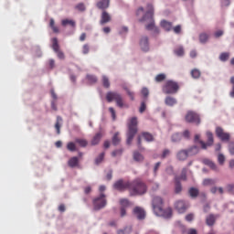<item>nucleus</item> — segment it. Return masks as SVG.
<instances>
[{
  "instance_id": "63",
  "label": "nucleus",
  "mask_w": 234,
  "mask_h": 234,
  "mask_svg": "<svg viewBox=\"0 0 234 234\" xmlns=\"http://www.w3.org/2000/svg\"><path fill=\"white\" fill-rule=\"evenodd\" d=\"M181 30H182V27L180 26H176L174 27L175 34H180Z\"/></svg>"
},
{
  "instance_id": "26",
  "label": "nucleus",
  "mask_w": 234,
  "mask_h": 234,
  "mask_svg": "<svg viewBox=\"0 0 234 234\" xmlns=\"http://www.w3.org/2000/svg\"><path fill=\"white\" fill-rule=\"evenodd\" d=\"M209 40V34L203 32L199 34V42L202 43V45H206L207 41Z\"/></svg>"
},
{
  "instance_id": "12",
  "label": "nucleus",
  "mask_w": 234,
  "mask_h": 234,
  "mask_svg": "<svg viewBox=\"0 0 234 234\" xmlns=\"http://www.w3.org/2000/svg\"><path fill=\"white\" fill-rule=\"evenodd\" d=\"M52 48L54 52H56L58 59H64L65 54L63 52L59 51V44L58 43V38L54 37L52 38Z\"/></svg>"
},
{
  "instance_id": "30",
  "label": "nucleus",
  "mask_w": 234,
  "mask_h": 234,
  "mask_svg": "<svg viewBox=\"0 0 234 234\" xmlns=\"http://www.w3.org/2000/svg\"><path fill=\"white\" fill-rule=\"evenodd\" d=\"M188 193L191 197V198H197L198 197V188L197 187H190L189 190H188Z\"/></svg>"
},
{
  "instance_id": "31",
  "label": "nucleus",
  "mask_w": 234,
  "mask_h": 234,
  "mask_svg": "<svg viewBox=\"0 0 234 234\" xmlns=\"http://www.w3.org/2000/svg\"><path fill=\"white\" fill-rule=\"evenodd\" d=\"M171 140L173 142V144H178V142H180V140H182V133H174L171 137Z\"/></svg>"
},
{
  "instance_id": "22",
  "label": "nucleus",
  "mask_w": 234,
  "mask_h": 234,
  "mask_svg": "<svg viewBox=\"0 0 234 234\" xmlns=\"http://www.w3.org/2000/svg\"><path fill=\"white\" fill-rule=\"evenodd\" d=\"M110 3H111V0H101L100 2L97 3V6L101 10H105V8H109Z\"/></svg>"
},
{
  "instance_id": "36",
  "label": "nucleus",
  "mask_w": 234,
  "mask_h": 234,
  "mask_svg": "<svg viewBox=\"0 0 234 234\" xmlns=\"http://www.w3.org/2000/svg\"><path fill=\"white\" fill-rule=\"evenodd\" d=\"M143 138H144L145 142H153L154 140V137H153V134L149 133H143Z\"/></svg>"
},
{
  "instance_id": "3",
  "label": "nucleus",
  "mask_w": 234,
  "mask_h": 234,
  "mask_svg": "<svg viewBox=\"0 0 234 234\" xmlns=\"http://www.w3.org/2000/svg\"><path fill=\"white\" fill-rule=\"evenodd\" d=\"M147 193V186L140 179H135L131 183L130 195L136 197V195H145Z\"/></svg>"
},
{
  "instance_id": "57",
  "label": "nucleus",
  "mask_w": 234,
  "mask_h": 234,
  "mask_svg": "<svg viewBox=\"0 0 234 234\" xmlns=\"http://www.w3.org/2000/svg\"><path fill=\"white\" fill-rule=\"evenodd\" d=\"M230 83L232 84V90L229 92L230 98H234V77L230 78Z\"/></svg>"
},
{
  "instance_id": "14",
  "label": "nucleus",
  "mask_w": 234,
  "mask_h": 234,
  "mask_svg": "<svg viewBox=\"0 0 234 234\" xmlns=\"http://www.w3.org/2000/svg\"><path fill=\"white\" fill-rule=\"evenodd\" d=\"M133 215L138 220H144L145 218V210L142 207H135L133 208Z\"/></svg>"
},
{
  "instance_id": "24",
  "label": "nucleus",
  "mask_w": 234,
  "mask_h": 234,
  "mask_svg": "<svg viewBox=\"0 0 234 234\" xmlns=\"http://www.w3.org/2000/svg\"><path fill=\"white\" fill-rule=\"evenodd\" d=\"M186 151L188 153V156H195V154H198V153H200V148H198L197 145H194L188 148Z\"/></svg>"
},
{
  "instance_id": "50",
  "label": "nucleus",
  "mask_w": 234,
  "mask_h": 234,
  "mask_svg": "<svg viewBox=\"0 0 234 234\" xmlns=\"http://www.w3.org/2000/svg\"><path fill=\"white\" fill-rule=\"evenodd\" d=\"M187 169L186 168H183L181 176H180V180H187Z\"/></svg>"
},
{
  "instance_id": "32",
  "label": "nucleus",
  "mask_w": 234,
  "mask_h": 234,
  "mask_svg": "<svg viewBox=\"0 0 234 234\" xmlns=\"http://www.w3.org/2000/svg\"><path fill=\"white\" fill-rule=\"evenodd\" d=\"M217 184V179L206 178L203 180V186H215Z\"/></svg>"
},
{
  "instance_id": "28",
  "label": "nucleus",
  "mask_w": 234,
  "mask_h": 234,
  "mask_svg": "<svg viewBox=\"0 0 234 234\" xmlns=\"http://www.w3.org/2000/svg\"><path fill=\"white\" fill-rule=\"evenodd\" d=\"M165 103L168 107H173V105H176V99H175L171 96H168V97L165 98Z\"/></svg>"
},
{
  "instance_id": "27",
  "label": "nucleus",
  "mask_w": 234,
  "mask_h": 234,
  "mask_svg": "<svg viewBox=\"0 0 234 234\" xmlns=\"http://www.w3.org/2000/svg\"><path fill=\"white\" fill-rule=\"evenodd\" d=\"M61 123H63V119L60 116L57 117V122L55 124V129L57 131V134H60L61 133Z\"/></svg>"
},
{
  "instance_id": "18",
  "label": "nucleus",
  "mask_w": 234,
  "mask_h": 234,
  "mask_svg": "<svg viewBox=\"0 0 234 234\" xmlns=\"http://www.w3.org/2000/svg\"><path fill=\"white\" fill-rule=\"evenodd\" d=\"M111 15L107 11H103L101 16V25H107V23H111Z\"/></svg>"
},
{
  "instance_id": "19",
  "label": "nucleus",
  "mask_w": 234,
  "mask_h": 234,
  "mask_svg": "<svg viewBox=\"0 0 234 234\" xmlns=\"http://www.w3.org/2000/svg\"><path fill=\"white\" fill-rule=\"evenodd\" d=\"M217 218H218V215H213V214L208 215L206 218L207 226H213Z\"/></svg>"
},
{
  "instance_id": "20",
  "label": "nucleus",
  "mask_w": 234,
  "mask_h": 234,
  "mask_svg": "<svg viewBox=\"0 0 234 234\" xmlns=\"http://www.w3.org/2000/svg\"><path fill=\"white\" fill-rule=\"evenodd\" d=\"M161 27L165 30L166 32H170V30H173V23L168 22L166 20L161 21Z\"/></svg>"
},
{
  "instance_id": "55",
  "label": "nucleus",
  "mask_w": 234,
  "mask_h": 234,
  "mask_svg": "<svg viewBox=\"0 0 234 234\" xmlns=\"http://www.w3.org/2000/svg\"><path fill=\"white\" fill-rule=\"evenodd\" d=\"M222 36H224V30H222V29H218V31H216L214 33V37L217 38L222 37Z\"/></svg>"
},
{
  "instance_id": "61",
  "label": "nucleus",
  "mask_w": 234,
  "mask_h": 234,
  "mask_svg": "<svg viewBox=\"0 0 234 234\" xmlns=\"http://www.w3.org/2000/svg\"><path fill=\"white\" fill-rule=\"evenodd\" d=\"M109 111H110V112H111V114H112V120H116V112L114 111V108L110 107V108H109Z\"/></svg>"
},
{
  "instance_id": "51",
  "label": "nucleus",
  "mask_w": 234,
  "mask_h": 234,
  "mask_svg": "<svg viewBox=\"0 0 234 234\" xmlns=\"http://www.w3.org/2000/svg\"><path fill=\"white\" fill-rule=\"evenodd\" d=\"M127 32H129V27L123 26L119 29V34L121 36H123V34H127Z\"/></svg>"
},
{
  "instance_id": "34",
  "label": "nucleus",
  "mask_w": 234,
  "mask_h": 234,
  "mask_svg": "<svg viewBox=\"0 0 234 234\" xmlns=\"http://www.w3.org/2000/svg\"><path fill=\"white\" fill-rule=\"evenodd\" d=\"M100 140H101V133H98L91 140V144L98 145V144H100Z\"/></svg>"
},
{
  "instance_id": "58",
  "label": "nucleus",
  "mask_w": 234,
  "mask_h": 234,
  "mask_svg": "<svg viewBox=\"0 0 234 234\" xmlns=\"http://www.w3.org/2000/svg\"><path fill=\"white\" fill-rule=\"evenodd\" d=\"M122 153H123V150L122 149H118V150H115L112 153V156H121Z\"/></svg>"
},
{
  "instance_id": "59",
  "label": "nucleus",
  "mask_w": 234,
  "mask_h": 234,
  "mask_svg": "<svg viewBox=\"0 0 234 234\" xmlns=\"http://www.w3.org/2000/svg\"><path fill=\"white\" fill-rule=\"evenodd\" d=\"M145 109H147V106L145 105V102L143 101V102L141 103L140 108H139V112H141V113L144 112H145Z\"/></svg>"
},
{
  "instance_id": "56",
  "label": "nucleus",
  "mask_w": 234,
  "mask_h": 234,
  "mask_svg": "<svg viewBox=\"0 0 234 234\" xmlns=\"http://www.w3.org/2000/svg\"><path fill=\"white\" fill-rule=\"evenodd\" d=\"M160 165H162L161 162H157L154 166V175L156 176L158 170L160 169Z\"/></svg>"
},
{
  "instance_id": "8",
  "label": "nucleus",
  "mask_w": 234,
  "mask_h": 234,
  "mask_svg": "<svg viewBox=\"0 0 234 234\" xmlns=\"http://www.w3.org/2000/svg\"><path fill=\"white\" fill-rule=\"evenodd\" d=\"M131 184L130 181H124L123 179H119L113 184V188L117 191H125L126 189H129L131 191Z\"/></svg>"
},
{
  "instance_id": "49",
  "label": "nucleus",
  "mask_w": 234,
  "mask_h": 234,
  "mask_svg": "<svg viewBox=\"0 0 234 234\" xmlns=\"http://www.w3.org/2000/svg\"><path fill=\"white\" fill-rule=\"evenodd\" d=\"M87 80L90 83H96L98 81V78L94 75H87Z\"/></svg>"
},
{
  "instance_id": "9",
  "label": "nucleus",
  "mask_w": 234,
  "mask_h": 234,
  "mask_svg": "<svg viewBox=\"0 0 234 234\" xmlns=\"http://www.w3.org/2000/svg\"><path fill=\"white\" fill-rule=\"evenodd\" d=\"M185 120L187 123H195L200 125V116L195 112H187Z\"/></svg>"
},
{
  "instance_id": "5",
  "label": "nucleus",
  "mask_w": 234,
  "mask_h": 234,
  "mask_svg": "<svg viewBox=\"0 0 234 234\" xmlns=\"http://www.w3.org/2000/svg\"><path fill=\"white\" fill-rule=\"evenodd\" d=\"M106 100L109 103L114 100V101H116L117 107H120V109H122V107L125 105L123 103V97H122V94L116 91H108L106 94Z\"/></svg>"
},
{
  "instance_id": "29",
  "label": "nucleus",
  "mask_w": 234,
  "mask_h": 234,
  "mask_svg": "<svg viewBox=\"0 0 234 234\" xmlns=\"http://www.w3.org/2000/svg\"><path fill=\"white\" fill-rule=\"evenodd\" d=\"M218 192L219 193V195H224V188L222 186H212L210 188V193H212V195H217Z\"/></svg>"
},
{
  "instance_id": "21",
  "label": "nucleus",
  "mask_w": 234,
  "mask_h": 234,
  "mask_svg": "<svg viewBox=\"0 0 234 234\" xmlns=\"http://www.w3.org/2000/svg\"><path fill=\"white\" fill-rule=\"evenodd\" d=\"M133 158L134 162H138V163H142L144 160V154H142L138 151L133 152Z\"/></svg>"
},
{
  "instance_id": "7",
  "label": "nucleus",
  "mask_w": 234,
  "mask_h": 234,
  "mask_svg": "<svg viewBox=\"0 0 234 234\" xmlns=\"http://www.w3.org/2000/svg\"><path fill=\"white\" fill-rule=\"evenodd\" d=\"M107 206V199H105V194L101 193V195L93 199V209L95 211H100V209H103Z\"/></svg>"
},
{
  "instance_id": "17",
  "label": "nucleus",
  "mask_w": 234,
  "mask_h": 234,
  "mask_svg": "<svg viewBox=\"0 0 234 234\" xmlns=\"http://www.w3.org/2000/svg\"><path fill=\"white\" fill-rule=\"evenodd\" d=\"M203 164H205V165H208V167H210V169H212V171H215L216 173H218L220 171V168H218L217 164L209 159H204Z\"/></svg>"
},
{
  "instance_id": "47",
  "label": "nucleus",
  "mask_w": 234,
  "mask_h": 234,
  "mask_svg": "<svg viewBox=\"0 0 234 234\" xmlns=\"http://www.w3.org/2000/svg\"><path fill=\"white\" fill-rule=\"evenodd\" d=\"M164 80H165V74H164V73L158 74V75L155 77V81H156L157 83H160V82L164 81Z\"/></svg>"
},
{
  "instance_id": "48",
  "label": "nucleus",
  "mask_w": 234,
  "mask_h": 234,
  "mask_svg": "<svg viewBox=\"0 0 234 234\" xmlns=\"http://www.w3.org/2000/svg\"><path fill=\"white\" fill-rule=\"evenodd\" d=\"M118 134H120L119 133H116L113 137H112V144L113 145H118V144H120V138L118 136Z\"/></svg>"
},
{
  "instance_id": "13",
  "label": "nucleus",
  "mask_w": 234,
  "mask_h": 234,
  "mask_svg": "<svg viewBox=\"0 0 234 234\" xmlns=\"http://www.w3.org/2000/svg\"><path fill=\"white\" fill-rule=\"evenodd\" d=\"M139 46L143 52H149V37L145 36L142 37L139 41Z\"/></svg>"
},
{
  "instance_id": "35",
  "label": "nucleus",
  "mask_w": 234,
  "mask_h": 234,
  "mask_svg": "<svg viewBox=\"0 0 234 234\" xmlns=\"http://www.w3.org/2000/svg\"><path fill=\"white\" fill-rule=\"evenodd\" d=\"M121 207H123L124 209H127V207H131V203L128 201V199L122 198L120 200Z\"/></svg>"
},
{
  "instance_id": "52",
  "label": "nucleus",
  "mask_w": 234,
  "mask_h": 234,
  "mask_svg": "<svg viewBox=\"0 0 234 234\" xmlns=\"http://www.w3.org/2000/svg\"><path fill=\"white\" fill-rule=\"evenodd\" d=\"M229 153L234 156V142L229 144Z\"/></svg>"
},
{
  "instance_id": "43",
  "label": "nucleus",
  "mask_w": 234,
  "mask_h": 234,
  "mask_svg": "<svg viewBox=\"0 0 234 234\" xmlns=\"http://www.w3.org/2000/svg\"><path fill=\"white\" fill-rule=\"evenodd\" d=\"M218 162L219 165H224V162H226V156H224L223 154H218Z\"/></svg>"
},
{
  "instance_id": "45",
  "label": "nucleus",
  "mask_w": 234,
  "mask_h": 234,
  "mask_svg": "<svg viewBox=\"0 0 234 234\" xmlns=\"http://www.w3.org/2000/svg\"><path fill=\"white\" fill-rule=\"evenodd\" d=\"M68 151H70L71 153H74L76 151V144L70 142L67 144Z\"/></svg>"
},
{
  "instance_id": "25",
  "label": "nucleus",
  "mask_w": 234,
  "mask_h": 234,
  "mask_svg": "<svg viewBox=\"0 0 234 234\" xmlns=\"http://www.w3.org/2000/svg\"><path fill=\"white\" fill-rule=\"evenodd\" d=\"M174 54L178 58H182L185 54L184 46H177L174 49Z\"/></svg>"
},
{
  "instance_id": "60",
  "label": "nucleus",
  "mask_w": 234,
  "mask_h": 234,
  "mask_svg": "<svg viewBox=\"0 0 234 234\" xmlns=\"http://www.w3.org/2000/svg\"><path fill=\"white\" fill-rule=\"evenodd\" d=\"M227 189H228L229 193H231L232 195H234V185L233 184L228 185Z\"/></svg>"
},
{
  "instance_id": "33",
  "label": "nucleus",
  "mask_w": 234,
  "mask_h": 234,
  "mask_svg": "<svg viewBox=\"0 0 234 234\" xmlns=\"http://www.w3.org/2000/svg\"><path fill=\"white\" fill-rule=\"evenodd\" d=\"M133 231V227L129 226L124 228L123 229L117 230V234H131Z\"/></svg>"
},
{
  "instance_id": "39",
  "label": "nucleus",
  "mask_w": 234,
  "mask_h": 234,
  "mask_svg": "<svg viewBox=\"0 0 234 234\" xmlns=\"http://www.w3.org/2000/svg\"><path fill=\"white\" fill-rule=\"evenodd\" d=\"M191 76L194 80H198V78H200V70L197 69H192Z\"/></svg>"
},
{
  "instance_id": "2",
  "label": "nucleus",
  "mask_w": 234,
  "mask_h": 234,
  "mask_svg": "<svg viewBox=\"0 0 234 234\" xmlns=\"http://www.w3.org/2000/svg\"><path fill=\"white\" fill-rule=\"evenodd\" d=\"M152 206L154 213L156 215V217L170 218V217L173 215V210L171 208L164 209V199L158 196L153 198Z\"/></svg>"
},
{
  "instance_id": "11",
  "label": "nucleus",
  "mask_w": 234,
  "mask_h": 234,
  "mask_svg": "<svg viewBox=\"0 0 234 234\" xmlns=\"http://www.w3.org/2000/svg\"><path fill=\"white\" fill-rule=\"evenodd\" d=\"M207 143H205L204 141H199L201 149H207L208 147H211V145H213L214 140H213V133L211 132H207Z\"/></svg>"
},
{
  "instance_id": "54",
  "label": "nucleus",
  "mask_w": 234,
  "mask_h": 234,
  "mask_svg": "<svg viewBox=\"0 0 234 234\" xmlns=\"http://www.w3.org/2000/svg\"><path fill=\"white\" fill-rule=\"evenodd\" d=\"M76 9L79 10V12H85V4L80 3L76 5Z\"/></svg>"
},
{
  "instance_id": "44",
  "label": "nucleus",
  "mask_w": 234,
  "mask_h": 234,
  "mask_svg": "<svg viewBox=\"0 0 234 234\" xmlns=\"http://www.w3.org/2000/svg\"><path fill=\"white\" fill-rule=\"evenodd\" d=\"M171 155V150L169 149H165L161 154V158L164 160L165 158H167L168 156Z\"/></svg>"
},
{
  "instance_id": "42",
  "label": "nucleus",
  "mask_w": 234,
  "mask_h": 234,
  "mask_svg": "<svg viewBox=\"0 0 234 234\" xmlns=\"http://www.w3.org/2000/svg\"><path fill=\"white\" fill-rule=\"evenodd\" d=\"M67 25H70L71 27H75L76 22H74L73 20H69V19L62 20V27H67Z\"/></svg>"
},
{
  "instance_id": "4",
  "label": "nucleus",
  "mask_w": 234,
  "mask_h": 234,
  "mask_svg": "<svg viewBox=\"0 0 234 234\" xmlns=\"http://www.w3.org/2000/svg\"><path fill=\"white\" fill-rule=\"evenodd\" d=\"M136 133H138V118L133 117L128 122V132L126 133L127 145H131V144H133V140L134 136H136Z\"/></svg>"
},
{
  "instance_id": "53",
  "label": "nucleus",
  "mask_w": 234,
  "mask_h": 234,
  "mask_svg": "<svg viewBox=\"0 0 234 234\" xmlns=\"http://www.w3.org/2000/svg\"><path fill=\"white\" fill-rule=\"evenodd\" d=\"M90 50V48L89 47V44L83 45L82 54H84V55L89 54Z\"/></svg>"
},
{
  "instance_id": "46",
  "label": "nucleus",
  "mask_w": 234,
  "mask_h": 234,
  "mask_svg": "<svg viewBox=\"0 0 234 234\" xmlns=\"http://www.w3.org/2000/svg\"><path fill=\"white\" fill-rule=\"evenodd\" d=\"M103 158H105V153H101L96 159L95 164L98 165L99 164H101L103 162Z\"/></svg>"
},
{
  "instance_id": "37",
  "label": "nucleus",
  "mask_w": 234,
  "mask_h": 234,
  "mask_svg": "<svg viewBox=\"0 0 234 234\" xmlns=\"http://www.w3.org/2000/svg\"><path fill=\"white\" fill-rule=\"evenodd\" d=\"M75 142H76V144H79V145H80V147H87V145L89 144V143L85 139L77 138V139H75Z\"/></svg>"
},
{
  "instance_id": "10",
  "label": "nucleus",
  "mask_w": 234,
  "mask_h": 234,
  "mask_svg": "<svg viewBox=\"0 0 234 234\" xmlns=\"http://www.w3.org/2000/svg\"><path fill=\"white\" fill-rule=\"evenodd\" d=\"M216 135L221 142H229L230 135L228 133L224 132V129L222 127L218 126L216 128Z\"/></svg>"
},
{
  "instance_id": "1",
  "label": "nucleus",
  "mask_w": 234,
  "mask_h": 234,
  "mask_svg": "<svg viewBox=\"0 0 234 234\" xmlns=\"http://www.w3.org/2000/svg\"><path fill=\"white\" fill-rule=\"evenodd\" d=\"M146 10L143 18L140 19L141 23H147L145 26L146 30H152L155 35L160 34V28L154 25V6L153 4H147Z\"/></svg>"
},
{
  "instance_id": "23",
  "label": "nucleus",
  "mask_w": 234,
  "mask_h": 234,
  "mask_svg": "<svg viewBox=\"0 0 234 234\" xmlns=\"http://www.w3.org/2000/svg\"><path fill=\"white\" fill-rule=\"evenodd\" d=\"M80 164V158L74 156V157H71L69 161H68V165L69 167H78V165Z\"/></svg>"
},
{
  "instance_id": "38",
  "label": "nucleus",
  "mask_w": 234,
  "mask_h": 234,
  "mask_svg": "<svg viewBox=\"0 0 234 234\" xmlns=\"http://www.w3.org/2000/svg\"><path fill=\"white\" fill-rule=\"evenodd\" d=\"M102 85L105 89H109V87H111V81H109V78L105 75L102 76Z\"/></svg>"
},
{
  "instance_id": "64",
  "label": "nucleus",
  "mask_w": 234,
  "mask_h": 234,
  "mask_svg": "<svg viewBox=\"0 0 234 234\" xmlns=\"http://www.w3.org/2000/svg\"><path fill=\"white\" fill-rule=\"evenodd\" d=\"M221 5L222 6H229V0H222Z\"/></svg>"
},
{
  "instance_id": "15",
  "label": "nucleus",
  "mask_w": 234,
  "mask_h": 234,
  "mask_svg": "<svg viewBox=\"0 0 234 234\" xmlns=\"http://www.w3.org/2000/svg\"><path fill=\"white\" fill-rule=\"evenodd\" d=\"M189 207V203L180 200L176 203V209L178 213H186V209Z\"/></svg>"
},
{
  "instance_id": "40",
  "label": "nucleus",
  "mask_w": 234,
  "mask_h": 234,
  "mask_svg": "<svg viewBox=\"0 0 234 234\" xmlns=\"http://www.w3.org/2000/svg\"><path fill=\"white\" fill-rule=\"evenodd\" d=\"M182 192V184L178 182V179H176V186H175V193L178 194Z\"/></svg>"
},
{
  "instance_id": "41",
  "label": "nucleus",
  "mask_w": 234,
  "mask_h": 234,
  "mask_svg": "<svg viewBox=\"0 0 234 234\" xmlns=\"http://www.w3.org/2000/svg\"><path fill=\"white\" fill-rule=\"evenodd\" d=\"M220 61H228L229 59V52H223L219 56Z\"/></svg>"
},
{
  "instance_id": "62",
  "label": "nucleus",
  "mask_w": 234,
  "mask_h": 234,
  "mask_svg": "<svg viewBox=\"0 0 234 234\" xmlns=\"http://www.w3.org/2000/svg\"><path fill=\"white\" fill-rule=\"evenodd\" d=\"M141 92L144 98H147L149 96V90L147 88H143Z\"/></svg>"
},
{
  "instance_id": "6",
  "label": "nucleus",
  "mask_w": 234,
  "mask_h": 234,
  "mask_svg": "<svg viewBox=\"0 0 234 234\" xmlns=\"http://www.w3.org/2000/svg\"><path fill=\"white\" fill-rule=\"evenodd\" d=\"M178 89V83L173 80H167L163 87V92H165V94H176Z\"/></svg>"
},
{
  "instance_id": "16",
  "label": "nucleus",
  "mask_w": 234,
  "mask_h": 234,
  "mask_svg": "<svg viewBox=\"0 0 234 234\" xmlns=\"http://www.w3.org/2000/svg\"><path fill=\"white\" fill-rule=\"evenodd\" d=\"M189 156L187 150H179L176 153V158L179 160V162H184L187 160V157Z\"/></svg>"
}]
</instances>
